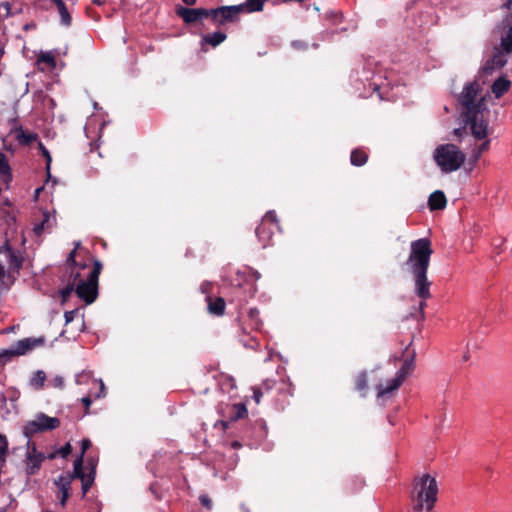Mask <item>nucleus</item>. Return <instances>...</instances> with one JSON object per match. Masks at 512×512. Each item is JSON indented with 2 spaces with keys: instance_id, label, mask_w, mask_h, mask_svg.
Returning a JSON list of instances; mask_svg holds the SVG:
<instances>
[{
  "instance_id": "nucleus-1",
  "label": "nucleus",
  "mask_w": 512,
  "mask_h": 512,
  "mask_svg": "<svg viewBox=\"0 0 512 512\" xmlns=\"http://www.w3.org/2000/svg\"><path fill=\"white\" fill-rule=\"evenodd\" d=\"M433 254L431 240L427 237L414 240L410 244V253L405 262L408 267L413 283L414 294L420 299L419 305L406 316V319L414 318L423 321L425 319L424 309L426 301L431 298L432 281L428 279V269Z\"/></svg>"
},
{
  "instance_id": "nucleus-2",
  "label": "nucleus",
  "mask_w": 512,
  "mask_h": 512,
  "mask_svg": "<svg viewBox=\"0 0 512 512\" xmlns=\"http://www.w3.org/2000/svg\"><path fill=\"white\" fill-rule=\"evenodd\" d=\"M24 258L8 239L0 245V290H9L16 281Z\"/></svg>"
},
{
  "instance_id": "nucleus-3",
  "label": "nucleus",
  "mask_w": 512,
  "mask_h": 512,
  "mask_svg": "<svg viewBox=\"0 0 512 512\" xmlns=\"http://www.w3.org/2000/svg\"><path fill=\"white\" fill-rule=\"evenodd\" d=\"M438 494V486L435 477L423 474L415 477L412 483L411 499L414 502L413 510L421 512L433 509Z\"/></svg>"
},
{
  "instance_id": "nucleus-4",
  "label": "nucleus",
  "mask_w": 512,
  "mask_h": 512,
  "mask_svg": "<svg viewBox=\"0 0 512 512\" xmlns=\"http://www.w3.org/2000/svg\"><path fill=\"white\" fill-rule=\"evenodd\" d=\"M433 160L442 173L448 174L459 170L465 163L466 155L452 143L440 144L433 152Z\"/></svg>"
},
{
  "instance_id": "nucleus-5",
  "label": "nucleus",
  "mask_w": 512,
  "mask_h": 512,
  "mask_svg": "<svg viewBox=\"0 0 512 512\" xmlns=\"http://www.w3.org/2000/svg\"><path fill=\"white\" fill-rule=\"evenodd\" d=\"M482 88L477 80L468 82L464 85L462 92L459 95V102L464 109V114H473L479 112L489 111L486 107L485 97L480 96Z\"/></svg>"
},
{
  "instance_id": "nucleus-6",
  "label": "nucleus",
  "mask_w": 512,
  "mask_h": 512,
  "mask_svg": "<svg viewBox=\"0 0 512 512\" xmlns=\"http://www.w3.org/2000/svg\"><path fill=\"white\" fill-rule=\"evenodd\" d=\"M260 278L261 274L251 267H245L244 270L238 271L233 285L239 289L240 293H243L242 301L247 302L256 295L258 290L256 282Z\"/></svg>"
},
{
  "instance_id": "nucleus-7",
  "label": "nucleus",
  "mask_w": 512,
  "mask_h": 512,
  "mask_svg": "<svg viewBox=\"0 0 512 512\" xmlns=\"http://www.w3.org/2000/svg\"><path fill=\"white\" fill-rule=\"evenodd\" d=\"M60 426L58 417H50L43 412L36 414L35 419L27 421L23 426L22 433L27 441H32L35 434L55 430Z\"/></svg>"
},
{
  "instance_id": "nucleus-8",
  "label": "nucleus",
  "mask_w": 512,
  "mask_h": 512,
  "mask_svg": "<svg viewBox=\"0 0 512 512\" xmlns=\"http://www.w3.org/2000/svg\"><path fill=\"white\" fill-rule=\"evenodd\" d=\"M278 228L279 224L275 211L266 212L255 229V234L262 248H267L273 244V236Z\"/></svg>"
},
{
  "instance_id": "nucleus-9",
  "label": "nucleus",
  "mask_w": 512,
  "mask_h": 512,
  "mask_svg": "<svg viewBox=\"0 0 512 512\" xmlns=\"http://www.w3.org/2000/svg\"><path fill=\"white\" fill-rule=\"evenodd\" d=\"M239 7L238 5H229L208 9V18L217 26L236 23L240 20L242 14Z\"/></svg>"
},
{
  "instance_id": "nucleus-10",
  "label": "nucleus",
  "mask_w": 512,
  "mask_h": 512,
  "mask_svg": "<svg viewBox=\"0 0 512 512\" xmlns=\"http://www.w3.org/2000/svg\"><path fill=\"white\" fill-rule=\"evenodd\" d=\"M486 112L465 114V122L469 125L472 135L477 140H482L488 135V119L484 117Z\"/></svg>"
},
{
  "instance_id": "nucleus-11",
  "label": "nucleus",
  "mask_w": 512,
  "mask_h": 512,
  "mask_svg": "<svg viewBox=\"0 0 512 512\" xmlns=\"http://www.w3.org/2000/svg\"><path fill=\"white\" fill-rule=\"evenodd\" d=\"M76 294L87 305L92 304L98 296V280L89 276L85 277V281L76 284Z\"/></svg>"
},
{
  "instance_id": "nucleus-12",
  "label": "nucleus",
  "mask_w": 512,
  "mask_h": 512,
  "mask_svg": "<svg viewBox=\"0 0 512 512\" xmlns=\"http://www.w3.org/2000/svg\"><path fill=\"white\" fill-rule=\"evenodd\" d=\"M26 447V474L32 476L40 470L42 462L45 460V455L37 450L32 441H27Z\"/></svg>"
},
{
  "instance_id": "nucleus-13",
  "label": "nucleus",
  "mask_w": 512,
  "mask_h": 512,
  "mask_svg": "<svg viewBox=\"0 0 512 512\" xmlns=\"http://www.w3.org/2000/svg\"><path fill=\"white\" fill-rule=\"evenodd\" d=\"M505 52L501 49H495V52L491 59H488L485 64L481 67L480 72L485 76H490L496 70H501L508 62Z\"/></svg>"
},
{
  "instance_id": "nucleus-14",
  "label": "nucleus",
  "mask_w": 512,
  "mask_h": 512,
  "mask_svg": "<svg viewBox=\"0 0 512 512\" xmlns=\"http://www.w3.org/2000/svg\"><path fill=\"white\" fill-rule=\"evenodd\" d=\"M498 28L506 29L505 34L500 37V49L506 54L512 53V12L502 18Z\"/></svg>"
},
{
  "instance_id": "nucleus-15",
  "label": "nucleus",
  "mask_w": 512,
  "mask_h": 512,
  "mask_svg": "<svg viewBox=\"0 0 512 512\" xmlns=\"http://www.w3.org/2000/svg\"><path fill=\"white\" fill-rule=\"evenodd\" d=\"M55 225V214L45 209L42 211L41 220L33 224V232L36 237H41L45 233H51Z\"/></svg>"
},
{
  "instance_id": "nucleus-16",
  "label": "nucleus",
  "mask_w": 512,
  "mask_h": 512,
  "mask_svg": "<svg viewBox=\"0 0 512 512\" xmlns=\"http://www.w3.org/2000/svg\"><path fill=\"white\" fill-rule=\"evenodd\" d=\"M176 14L180 16L186 24H191L203 18H208V9L179 6L176 8Z\"/></svg>"
},
{
  "instance_id": "nucleus-17",
  "label": "nucleus",
  "mask_w": 512,
  "mask_h": 512,
  "mask_svg": "<svg viewBox=\"0 0 512 512\" xmlns=\"http://www.w3.org/2000/svg\"><path fill=\"white\" fill-rule=\"evenodd\" d=\"M402 384L403 381L395 375L393 378L389 379L386 384L380 383L376 385L377 397L385 398L393 391L397 390Z\"/></svg>"
},
{
  "instance_id": "nucleus-18",
  "label": "nucleus",
  "mask_w": 512,
  "mask_h": 512,
  "mask_svg": "<svg viewBox=\"0 0 512 512\" xmlns=\"http://www.w3.org/2000/svg\"><path fill=\"white\" fill-rule=\"evenodd\" d=\"M249 437H253L255 439V443H260L263 441L268 434V429L266 426V423L262 419L256 420L253 424H251L250 428L248 429L247 433Z\"/></svg>"
},
{
  "instance_id": "nucleus-19",
  "label": "nucleus",
  "mask_w": 512,
  "mask_h": 512,
  "mask_svg": "<svg viewBox=\"0 0 512 512\" xmlns=\"http://www.w3.org/2000/svg\"><path fill=\"white\" fill-rule=\"evenodd\" d=\"M88 266L86 264L78 266V267H71L69 270H66L65 273L61 277V281L67 282V283H75L78 285L80 281H85V277L82 275V271L85 270Z\"/></svg>"
},
{
  "instance_id": "nucleus-20",
  "label": "nucleus",
  "mask_w": 512,
  "mask_h": 512,
  "mask_svg": "<svg viewBox=\"0 0 512 512\" xmlns=\"http://www.w3.org/2000/svg\"><path fill=\"white\" fill-rule=\"evenodd\" d=\"M54 484L58 487L59 489V496H58V499H59V504L62 506V507H65L66 504H67V501L71 495L70 491H71V484L69 483V480L68 479H65V478H61L58 476L57 479L54 480Z\"/></svg>"
},
{
  "instance_id": "nucleus-21",
  "label": "nucleus",
  "mask_w": 512,
  "mask_h": 512,
  "mask_svg": "<svg viewBox=\"0 0 512 512\" xmlns=\"http://www.w3.org/2000/svg\"><path fill=\"white\" fill-rule=\"evenodd\" d=\"M510 87L511 81L505 75H501L493 82L491 92L495 98L499 99L509 91Z\"/></svg>"
},
{
  "instance_id": "nucleus-22",
  "label": "nucleus",
  "mask_w": 512,
  "mask_h": 512,
  "mask_svg": "<svg viewBox=\"0 0 512 512\" xmlns=\"http://www.w3.org/2000/svg\"><path fill=\"white\" fill-rule=\"evenodd\" d=\"M447 205V198L443 191L436 190L428 198V207L430 211L443 210Z\"/></svg>"
},
{
  "instance_id": "nucleus-23",
  "label": "nucleus",
  "mask_w": 512,
  "mask_h": 512,
  "mask_svg": "<svg viewBox=\"0 0 512 512\" xmlns=\"http://www.w3.org/2000/svg\"><path fill=\"white\" fill-rule=\"evenodd\" d=\"M83 462L82 456H78L73 464V472L63 473L60 474L59 477L65 478L69 480V483L71 484L74 479H83L87 476V473L83 470Z\"/></svg>"
},
{
  "instance_id": "nucleus-24",
  "label": "nucleus",
  "mask_w": 512,
  "mask_h": 512,
  "mask_svg": "<svg viewBox=\"0 0 512 512\" xmlns=\"http://www.w3.org/2000/svg\"><path fill=\"white\" fill-rule=\"evenodd\" d=\"M207 307L210 314L215 316H222L225 313L226 302L222 297L213 299L211 296H206Z\"/></svg>"
},
{
  "instance_id": "nucleus-25",
  "label": "nucleus",
  "mask_w": 512,
  "mask_h": 512,
  "mask_svg": "<svg viewBox=\"0 0 512 512\" xmlns=\"http://www.w3.org/2000/svg\"><path fill=\"white\" fill-rule=\"evenodd\" d=\"M57 8L60 16V24L65 27H69L72 24V17L67 9V6L63 0H50Z\"/></svg>"
},
{
  "instance_id": "nucleus-26",
  "label": "nucleus",
  "mask_w": 512,
  "mask_h": 512,
  "mask_svg": "<svg viewBox=\"0 0 512 512\" xmlns=\"http://www.w3.org/2000/svg\"><path fill=\"white\" fill-rule=\"evenodd\" d=\"M267 1L268 0H245V2L238 4V6H240L241 13L261 12Z\"/></svg>"
},
{
  "instance_id": "nucleus-27",
  "label": "nucleus",
  "mask_w": 512,
  "mask_h": 512,
  "mask_svg": "<svg viewBox=\"0 0 512 512\" xmlns=\"http://www.w3.org/2000/svg\"><path fill=\"white\" fill-rule=\"evenodd\" d=\"M368 158H369V156H368V153L366 152V150L358 147L351 151L350 163L353 166L361 167L367 163Z\"/></svg>"
},
{
  "instance_id": "nucleus-28",
  "label": "nucleus",
  "mask_w": 512,
  "mask_h": 512,
  "mask_svg": "<svg viewBox=\"0 0 512 512\" xmlns=\"http://www.w3.org/2000/svg\"><path fill=\"white\" fill-rule=\"evenodd\" d=\"M227 38L226 33L221 31H215L211 34H205L201 38V44H209L212 47H217L222 42H224Z\"/></svg>"
},
{
  "instance_id": "nucleus-29",
  "label": "nucleus",
  "mask_w": 512,
  "mask_h": 512,
  "mask_svg": "<svg viewBox=\"0 0 512 512\" xmlns=\"http://www.w3.org/2000/svg\"><path fill=\"white\" fill-rule=\"evenodd\" d=\"M95 383H98V391L93 393L90 392L87 396L83 397L81 399L82 404L85 406L86 410H88L92 404V397L95 399H99L105 396V385L102 380L96 381Z\"/></svg>"
},
{
  "instance_id": "nucleus-30",
  "label": "nucleus",
  "mask_w": 512,
  "mask_h": 512,
  "mask_svg": "<svg viewBox=\"0 0 512 512\" xmlns=\"http://www.w3.org/2000/svg\"><path fill=\"white\" fill-rule=\"evenodd\" d=\"M414 358H415V353H413L409 358L405 359L402 366L398 369V371L395 374L403 382L406 380L408 375H410L412 370L414 369Z\"/></svg>"
},
{
  "instance_id": "nucleus-31",
  "label": "nucleus",
  "mask_w": 512,
  "mask_h": 512,
  "mask_svg": "<svg viewBox=\"0 0 512 512\" xmlns=\"http://www.w3.org/2000/svg\"><path fill=\"white\" fill-rule=\"evenodd\" d=\"M16 138L21 145H29L38 139V134L25 131L22 126L16 129Z\"/></svg>"
},
{
  "instance_id": "nucleus-32",
  "label": "nucleus",
  "mask_w": 512,
  "mask_h": 512,
  "mask_svg": "<svg viewBox=\"0 0 512 512\" xmlns=\"http://www.w3.org/2000/svg\"><path fill=\"white\" fill-rule=\"evenodd\" d=\"M0 173L5 181L12 180L11 167L5 153L0 151Z\"/></svg>"
},
{
  "instance_id": "nucleus-33",
  "label": "nucleus",
  "mask_w": 512,
  "mask_h": 512,
  "mask_svg": "<svg viewBox=\"0 0 512 512\" xmlns=\"http://www.w3.org/2000/svg\"><path fill=\"white\" fill-rule=\"evenodd\" d=\"M248 415V410L243 403H236L232 406V411L229 416L230 421H237L243 419Z\"/></svg>"
},
{
  "instance_id": "nucleus-34",
  "label": "nucleus",
  "mask_w": 512,
  "mask_h": 512,
  "mask_svg": "<svg viewBox=\"0 0 512 512\" xmlns=\"http://www.w3.org/2000/svg\"><path fill=\"white\" fill-rule=\"evenodd\" d=\"M368 388V379L367 372L361 371L355 378V390L362 393V396L366 395V390Z\"/></svg>"
},
{
  "instance_id": "nucleus-35",
  "label": "nucleus",
  "mask_w": 512,
  "mask_h": 512,
  "mask_svg": "<svg viewBox=\"0 0 512 512\" xmlns=\"http://www.w3.org/2000/svg\"><path fill=\"white\" fill-rule=\"evenodd\" d=\"M249 324L252 329L259 330L262 326V320L260 319V313L257 308H250L248 311Z\"/></svg>"
},
{
  "instance_id": "nucleus-36",
  "label": "nucleus",
  "mask_w": 512,
  "mask_h": 512,
  "mask_svg": "<svg viewBox=\"0 0 512 512\" xmlns=\"http://www.w3.org/2000/svg\"><path fill=\"white\" fill-rule=\"evenodd\" d=\"M39 150L46 161L45 169H46V173H47V181H49L50 179H52V175L50 172L52 157H51L49 150L43 145L42 142H39Z\"/></svg>"
},
{
  "instance_id": "nucleus-37",
  "label": "nucleus",
  "mask_w": 512,
  "mask_h": 512,
  "mask_svg": "<svg viewBox=\"0 0 512 512\" xmlns=\"http://www.w3.org/2000/svg\"><path fill=\"white\" fill-rule=\"evenodd\" d=\"M46 380V374L42 370H37L33 373L30 380V385L36 389H42Z\"/></svg>"
},
{
  "instance_id": "nucleus-38",
  "label": "nucleus",
  "mask_w": 512,
  "mask_h": 512,
  "mask_svg": "<svg viewBox=\"0 0 512 512\" xmlns=\"http://www.w3.org/2000/svg\"><path fill=\"white\" fill-rule=\"evenodd\" d=\"M75 285H76L75 283L73 284V283L66 282V285L59 290V295H60L62 304H65L68 301L69 297L71 296V294L73 292L76 293Z\"/></svg>"
},
{
  "instance_id": "nucleus-39",
  "label": "nucleus",
  "mask_w": 512,
  "mask_h": 512,
  "mask_svg": "<svg viewBox=\"0 0 512 512\" xmlns=\"http://www.w3.org/2000/svg\"><path fill=\"white\" fill-rule=\"evenodd\" d=\"M149 491L157 501L163 500L166 494V490L158 482L151 483Z\"/></svg>"
},
{
  "instance_id": "nucleus-40",
  "label": "nucleus",
  "mask_w": 512,
  "mask_h": 512,
  "mask_svg": "<svg viewBox=\"0 0 512 512\" xmlns=\"http://www.w3.org/2000/svg\"><path fill=\"white\" fill-rule=\"evenodd\" d=\"M293 385L289 381L282 380L277 386V392L280 396L291 397L293 396Z\"/></svg>"
},
{
  "instance_id": "nucleus-41",
  "label": "nucleus",
  "mask_w": 512,
  "mask_h": 512,
  "mask_svg": "<svg viewBox=\"0 0 512 512\" xmlns=\"http://www.w3.org/2000/svg\"><path fill=\"white\" fill-rule=\"evenodd\" d=\"M95 475H92V474H88L87 473V476L83 479H81V490H82V495H81V498H85L86 494L88 493V491L90 490V488L92 487L94 481H95Z\"/></svg>"
},
{
  "instance_id": "nucleus-42",
  "label": "nucleus",
  "mask_w": 512,
  "mask_h": 512,
  "mask_svg": "<svg viewBox=\"0 0 512 512\" xmlns=\"http://www.w3.org/2000/svg\"><path fill=\"white\" fill-rule=\"evenodd\" d=\"M38 62L47 64L50 68H54L56 66V60L52 53V51H47L42 53L38 57Z\"/></svg>"
},
{
  "instance_id": "nucleus-43",
  "label": "nucleus",
  "mask_w": 512,
  "mask_h": 512,
  "mask_svg": "<svg viewBox=\"0 0 512 512\" xmlns=\"http://www.w3.org/2000/svg\"><path fill=\"white\" fill-rule=\"evenodd\" d=\"M480 157H481V154H479V152H476L474 149H472L471 154L467 161V165H466V170L468 172H471L474 170Z\"/></svg>"
},
{
  "instance_id": "nucleus-44",
  "label": "nucleus",
  "mask_w": 512,
  "mask_h": 512,
  "mask_svg": "<svg viewBox=\"0 0 512 512\" xmlns=\"http://www.w3.org/2000/svg\"><path fill=\"white\" fill-rule=\"evenodd\" d=\"M71 451L72 447L70 443H66L58 451L49 454L48 459H54L57 456V454H59L62 458H67Z\"/></svg>"
},
{
  "instance_id": "nucleus-45",
  "label": "nucleus",
  "mask_w": 512,
  "mask_h": 512,
  "mask_svg": "<svg viewBox=\"0 0 512 512\" xmlns=\"http://www.w3.org/2000/svg\"><path fill=\"white\" fill-rule=\"evenodd\" d=\"M86 464H87V467L89 469L88 474H92V475L96 476V468H97V465H98V457L92 456V455H88L87 458H86Z\"/></svg>"
},
{
  "instance_id": "nucleus-46",
  "label": "nucleus",
  "mask_w": 512,
  "mask_h": 512,
  "mask_svg": "<svg viewBox=\"0 0 512 512\" xmlns=\"http://www.w3.org/2000/svg\"><path fill=\"white\" fill-rule=\"evenodd\" d=\"M8 453V441L5 435L0 434V462L4 461L6 454Z\"/></svg>"
},
{
  "instance_id": "nucleus-47",
  "label": "nucleus",
  "mask_w": 512,
  "mask_h": 512,
  "mask_svg": "<svg viewBox=\"0 0 512 512\" xmlns=\"http://www.w3.org/2000/svg\"><path fill=\"white\" fill-rule=\"evenodd\" d=\"M8 453V441L5 435L0 434V462L4 461L6 454Z\"/></svg>"
},
{
  "instance_id": "nucleus-48",
  "label": "nucleus",
  "mask_w": 512,
  "mask_h": 512,
  "mask_svg": "<svg viewBox=\"0 0 512 512\" xmlns=\"http://www.w3.org/2000/svg\"><path fill=\"white\" fill-rule=\"evenodd\" d=\"M92 378L91 372L82 371L75 376V382L78 385L87 383Z\"/></svg>"
},
{
  "instance_id": "nucleus-49",
  "label": "nucleus",
  "mask_w": 512,
  "mask_h": 512,
  "mask_svg": "<svg viewBox=\"0 0 512 512\" xmlns=\"http://www.w3.org/2000/svg\"><path fill=\"white\" fill-rule=\"evenodd\" d=\"M101 269H102L101 262L99 260H95L93 269L89 271L87 276L99 281V275H100Z\"/></svg>"
},
{
  "instance_id": "nucleus-50",
  "label": "nucleus",
  "mask_w": 512,
  "mask_h": 512,
  "mask_svg": "<svg viewBox=\"0 0 512 512\" xmlns=\"http://www.w3.org/2000/svg\"><path fill=\"white\" fill-rule=\"evenodd\" d=\"M76 249L72 250L67 258H66V270H69L71 267H78V266H81L80 264H78L76 262Z\"/></svg>"
},
{
  "instance_id": "nucleus-51",
  "label": "nucleus",
  "mask_w": 512,
  "mask_h": 512,
  "mask_svg": "<svg viewBox=\"0 0 512 512\" xmlns=\"http://www.w3.org/2000/svg\"><path fill=\"white\" fill-rule=\"evenodd\" d=\"M484 141L479 144V145H476L473 149L476 151V152H479V154L482 155V153L486 152L487 150H489L490 148V139H488L487 137L483 139Z\"/></svg>"
},
{
  "instance_id": "nucleus-52",
  "label": "nucleus",
  "mask_w": 512,
  "mask_h": 512,
  "mask_svg": "<svg viewBox=\"0 0 512 512\" xmlns=\"http://www.w3.org/2000/svg\"><path fill=\"white\" fill-rule=\"evenodd\" d=\"M80 446H81V452L78 456H82V460H84V455L86 453V451L91 448L92 446V442L90 439L88 438H84L81 440L80 442Z\"/></svg>"
},
{
  "instance_id": "nucleus-53",
  "label": "nucleus",
  "mask_w": 512,
  "mask_h": 512,
  "mask_svg": "<svg viewBox=\"0 0 512 512\" xmlns=\"http://www.w3.org/2000/svg\"><path fill=\"white\" fill-rule=\"evenodd\" d=\"M199 501H200V503L202 504V506H204L206 509H208V510H211V509H212L213 503H212V500H211V498L209 497V495H207V494H201V495L199 496Z\"/></svg>"
},
{
  "instance_id": "nucleus-54",
  "label": "nucleus",
  "mask_w": 512,
  "mask_h": 512,
  "mask_svg": "<svg viewBox=\"0 0 512 512\" xmlns=\"http://www.w3.org/2000/svg\"><path fill=\"white\" fill-rule=\"evenodd\" d=\"M276 386V381L273 379H265L262 381L260 388L263 391L268 392Z\"/></svg>"
},
{
  "instance_id": "nucleus-55",
  "label": "nucleus",
  "mask_w": 512,
  "mask_h": 512,
  "mask_svg": "<svg viewBox=\"0 0 512 512\" xmlns=\"http://www.w3.org/2000/svg\"><path fill=\"white\" fill-rule=\"evenodd\" d=\"M241 342L244 347L250 348V349H256L259 346L258 340L254 337L249 338L247 341L241 340Z\"/></svg>"
},
{
  "instance_id": "nucleus-56",
  "label": "nucleus",
  "mask_w": 512,
  "mask_h": 512,
  "mask_svg": "<svg viewBox=\"0 0 512 512\" xmlns=\"http://www.w3.org/2000/svg\"><path fill=\"white\" fill-rule=\"evenodd\" d=\"M1 7H3L5 9V14L2 16V18L7 19L9 17H12V7L8 1L2 2L0 4V8Z\"/></svg>"
},
{
  "instance_id": "nucleus-57",
  "label": "nucleus",
  "mask_w": 512,
  "mask_h": 512,
  "mask_svg": "<svg viewBox=\"0 0 512 512\" xmlns=\"http://www.w3.org/2000/svg\"><path fill=\"white\" fill-rule=\"evenodd\" d=\"M78 310L77 309H73V310H70V311H66L64 313V318H65V323L66 324H69L70 322H72L77 314Z\"/></svg>"
},
{
  "instance_id": "nucleus-58",
  "label": "nucleus",
  "mask_w": 512,
  "mask_h": 512,
  "mask_svg": "<svg viewBox=\"0 0 512 512\" xmlns=\"http://www.w3.org/2000/svg\"><path fill=\"white\" fill-rule=\"evenodd\" d=\"M263 390L259 387H253V399L257 404L260 403L261 397L263 396Z\"/></svg>"
},
{
  "instance_id": "nucleus-59",
  "label": "nucleus",
  "mask_w": 512,
  "mask_h": 512,
  "mask_svg": "<svg viewBox=\"0 0 512 512\" xmlns=\"http://www.w3.org/2000/svg\"><path fill=\"white\" fill-rule=\"evenodd\" d=\"M51 382L53 387L55 388L62 389L64 387V379L62 376L56 375Z\"/></svg>"
},
{
  "instance_id": "nucleus-60",
  "label": "nucleus",
  "mask_w": 512,
  "mask_h": 512,
  "mask_svg": "<svg viewBox=\"0 0 512 512\" xmlns=\"http://www.w3.org/2000/svg\"><path fill=\"white\" fill-rule=\"evenodd\" d=\"M229 422L225 420H219L214 424L215 428H218L219 426L223 431H225L228 428Z\"/></svg>"
},
{
  "instance_id": "nucleus-61",
  "label": "nucleus",
  "mask_w": 512,
  "mask_h": 512,
  "mask_svg": "<svg viewBox=\"0 0 512 512\" xmlns=\"http://www.w3.org/2000/svg\"><path fill=\"white\" fill-rule=\"evenodd\" d=\"M500 8L502 10H511L510 12H512V0H507L505 1L501 6Z\"/></svg>"
},
{
  "instance_id": "nucleus-62",
  "label": "nucleus",
  "mask_w": 512,
  "mask_h": 512,
  "mask_svg": "<svg viewBox=\"0 0 512 512\" xmlns=\"http://www.w3.org/2000/svg\"><path fill=\"white\" fill-rule=\"evenodd\" d=\"M231 447L234 449H239L240 447H242V444L239 441L235 440L231 443Z\"/></svg>"
},
{
  "instance_id": "nucleus-63",
  "label": "nucleus",
  "mask_w": 512,
  "mask_h": 512,
  "mask_svg": "<svg viewBox=\"0 0 512 512\" xmlns=\"http://www.w3.org/2000/svg\"><path fill=\"white\" fill-rule=\"evenodd\" d=\"M23 11L22 7H19V8H16V9H12V16H15V15H18V14H21Z\"/></svg>"
},
{
  "instance_id": "nucleus-64",
  "label": "nucleus",
  "mask_w": 512,
  "mask_h": 512,
  "mask_svg": "<svg viewBox=\"0 0 512 512\" xmlns=\"http://www.w3.org/2000/svg\"><path fill=\"white\" fill-rule=\"evenodd\" d=\"M241 510L243 512H250V509L245 504H241Z\"/></svg>"
}]
</instances>
